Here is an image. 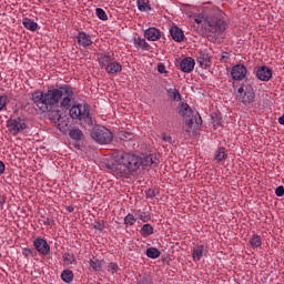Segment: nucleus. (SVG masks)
Instances as JSON below:
<instances>
[{
	"mask_svg": "<svg viewBox=\"0 0 284 284\" xmlns=\"http://www.w3.org/2000/svg\"><path fill=\"white\" fill-rule=\"evenodd\" d=\"M179 114L180 116H183L185 121H187V119H193V121H195L196 130H200L201 125L203 124V120L201 119L199 112L192 111L187 103H182L180 105Z\"/></svg>",
	"mask_w": 284,
	"mask_h": 284,
	"instance_id": "6",
	"label": "nucleus"
},
{
	"mask_svg": "<svg viewBox=\"0 0 284 284\" xmlns=\"http://www.w3.org/2000/svg\"><path fill=\"white\" fill-rule=\"evenodd\" d=\"M6 172V164H3L2 161H0V175Z\"/></svg>",
	"mask_w": 284,
	"mask_h": 284,
	"instance_id": "46",
	"label": "nucleus"
},
{
	"mask_svg": "<svg viewBox=\"0 0 284 284\" xmlns=\"http://www.w3.org/2000/svg\"><path fill=\"white\" fill-rule=\"evenodd\" d=\"M136 4L140 12H150V10H152V7H150L145 0H136Z\"/></svg>",
	"mask_w": 284,
	"mask_h": 284,
	"instance_id": "25",
	"label": "nucleus"
},
{
	"mask_svg": "<svg viewBox=\"0 0 284 284\" xmlns=\"http://www.w3.org/2000/svg\"><path fill=\"white\" fill-rule=\"evenodd\" d=\"M247 74V68L243 64H237L232 68L231 77L234 81H243Z\"/></svg>",
	"mask_w": 284,
	"mask_h": 284,
	"instance_id": "10",
	"label": "nucleus"
},
{
	"mask_svg": "<svg viewBox=\"0 0 284 284\" xmlns=\"http://www.w3.org/2000/svg\"><path fill=\"white\" fill-rule=\"evenodd\" d=\"M98 59L102 68L108 67L110 63L114 61V57H112V54L110 53H101Z\"/></svg>",
	"mask_w": 284,
	"mask_h": 284,
	"instance_id": "17",
	"label": "nucleus"
},
{
	"mask_svg": "<svg viewBox=\"0 0 284 284\" xmlns=\"http://www.w3.org/2000/svg\"><path fill=\"white\" fill-rule=\"evenodd\" d=\"M104 70L108 74H119V72L123 70V67L121 65V63L113 60L110 64H108L104 68Z\"/></svg>",
	"mask_w": 284,
	"mask_h": 284,
	"instance_id": "14",
	"label": "nucleus"
},
{
	"mask_svg": "<svg viewBox=\"0 0 284 284\" xmlns=\"http://www.w3.org/2000/svg\"><path fill=\"white\" fill-rule=\"evenodd\" d=\"M196 61L202 70H207V68L212 65V58H210V53L203 51H199L196 53Z\"/></svg>",
	"mask_w": 284,
	"mask_h": 284,
	"instance_id": "11",
	"label": "nucleus"
},
{
	"mask_svg": "<svg viewBox=\"0 0 284 284\" xmlns=\"http://www.w3.org/2000/svg\"><path fill=\"white\" fill-rule=\"evenodd\" d=\"M166 94L171 101H181V93L176 89H168Z\"/></svg>",
	"mask_w": 284,
	"mask_h": 284,
	"instance_id": "24",
	"label": "nucleus"
},
{
	"mask_svg": "<svg viewBox=\"0 0 284 284\" xmlns=\"http://www.w3.org/2000/svg\"><path fill=\"white\" fill-rule=\"evenodd\" d=\"M134 41V47L140 49V50H148L149 44L145 42V40L141 37L133 38Z\"/></svg>",
	"mask_w": 284,
	"mask_h": 284,
	"instance_id": "23",
	"label": "nucleus"
},
{
	"mask_svg": "<svg viewBox=\"0 0 284 284\" xmlns=\"http://www.w3.org/2000/svg\"><path fill=\"white\" fill-rule=\"evenodd\" d=\"M195 65H196V62L194 61L193 58H190V57L184 58L180 63V68L182 72H185L186 74H190V72L194 70Z\"/></svg>",
	"mask_w": 284,
	"mask_h": 284,
	"instance_id": "12",
	"label": "nucleus"
},
{
	"mask_svg": "<svg viewBox=\"0 0 284 284\" xmlns=\"http://www.w3.org/2000/svg\"><path fill=\"white\" fill-rule=\"evenodd\" d=\"M225 159H227V152L225 148H219L215 151V160L221 162V161H225Z\"/></svg>",
	"mask_w": 284,
	"mask_h": 284,
	"instance_id": "26",
	"label": "nucleus"
},
{
	"mask_svg": "<svg viewBox=\"0 0 284 284\" xmlns=\"http://www.w3.org/2000/svg\"><path fill=\"white\" fill-rule=\"evenodd\" d=\"M158 72H160V74H166L168 70L165 69V64H159Z\"/></svg>",
	"mask_w": 284,
	"mask_h": 284,
	"instance_id": "44",
	"label": "nucleus"
},
{
	"mask_svg": "<svg viewBox=\"0 0 284 284\" xmlns=\"http://www.w3.org/2000/svg\"><path fill=\"white\" fill-rule=\"evenodd\" d=\"M194 21H195V23H197V24H203L204 26V28L206 29L207 28V17H196L195 19H194Z\"/></svg>",
	"mask_w": 284,
	"mask_h": 284,
	"instance_id": "39",
	"label": "nucleus"
},
{
	"mask_svg": "<svg viewBox=\"0 0 284 284\" xmlns=\"http://www.w3.org/2000/svg\"><path fill=\"white\" fill-rule=\"evenodd\" d=\"M280 125H284V113L278 118Z\"/></svg>",
	"mask_w": 284,
	"mask_h": 284,
	"instance_id": "51",
	"label": "nucleus"
},
{
	"mask_svg": "<svg viewBox=\"0 0 284 284\" xmlns=\"http://www.w3.org/2000/svg\"><path fill=\"white\" fill-rule=\"evenodd\" d=\"M95 14H97L98 19H100L101 21H108V13H105V10H103L101 8H97Z\"/></svg>",
	"mask_w": 284,
	"mask_h": 284,
	"instance_id": "36",
	"label": "nucleus"
},
{
	"mask_svg": "<svg viewBox=\"0 0 284 284\" xmlns=\"http://www.w3.org/2000/svg\"><path fill=\"white\" fill-rule=\"evenodd\" d=\"M250 245L255 248L261 247V245H263V241L258 235H253L252 239L250 240Z\"/></svg>",
	"mask_w": 284,
	"mask_h": 284,
	"instance_id": "32",
	"label": "nucleus"
},
{
	"mask_svg": "<svg viewBox=\"0 0 284 284\" xmlns=\"http://www.w3.org/2000/svg\"><path fill=\"white\" fill-rule=\"evenodd\" d=\"M63 262L65 263V265H73L75 258H74V254L72 253H64L62 255Z\"/></svg>",
	"mask_w": 284,
	"mask_h": 284,
	"instance_id": "34",
	"label": "nucleus"
},
{
	"mask_svg": "<svg viewBox=\"0 0 284 284\" xmlns=\"http://www.w3.org/2000/svg\"><path fill=\"white\" fill-rule=\"evenodd\" d=\"M214 39H216V38H214V37H212L211 39H209L210 41H214Z\"/></svg>",
	"mask_w": 284,
	"mask_h": 284,
	"instance_id": "54",
	"label": "nucleus"
},
{
	"mask_svg": "<svg viewBox=\"0 0 284 284\" xmlns=\"http://www.w3.org/2000/svg\"><path fill=\"white\" fill-rule=\"evenodd\" d=\"M33 246L36 248V252L38 254H41L42 256H48L50 254V244H48V241L42 237H37L33 240Z\"/></svg>",
	"mask_w": 284,
	"mask_h": 284,
	"instance_id": "9",
	"label": "nucleus"
},
{
	"mask_svg": "<svg viewBox=\"0 0 284 284\" xmlns=\"http://www.w3.org/2000/svg\"><path fill=\"white\" fill-rule=\"evenodd\" d=\"M227 22L225 21V13L221 10H215L206 16V30L212 34H223L226 30Z\"/></svg>",
	"mask_w": 284,
	"mask_h": 284,
	"instance_id": "4",
	"label": "nucleus"
},
{
	"mask_svg": "<svg viewBox=\"0 0 284 284\" xmlns=\"http://www.w3.org/2000/svg\"><path fill=\"white\" fill-rule=\"evenodd\" d=\"M22 26L27 29L30 30L31 32H34L37 30V28H39V24L37 22H34L32 19L30 18H24L22 20Z\"/></svg>",
	"mask_w": 284,
	"mask_h": 284,
	"instance_id": "19",
	"label": "nucleus"
},
{
	"mask_svg": "<svg viewBox=\"0 0 284 284\" xmlns=\"http://www.w3.org/2000/svg\"><path fill=\"white\" fill-rule=\"evenodd\" d=\"M275 194H276V196H283L284 195V186L283 185L277 186L275 190Z\"/></svg>",
	"mask_w": 284,
	"mask_h": 284,
	"instance_id": "43",
	"label": "nucleus"
},
{
	"mask_svg": "<svg viewBox=\"0 0 284 284\" xmlns=\"http://www.w3.org/2000/svg\"><path fill=\"white\" fill-rule=\"evenodd\" d=\"M185 126L184 132L187 134V136H192V134L199 130L196 129V121L194 119L185 120Z\"/></svg>",
	"mask_w": 284,
	"mask_h": 284,
	"instance_id": "16",
	"label": "nucleus"
},
{
	"mask_svg": "<svg viewBox=\"0 0 284 284\" xmlns=\"http://www.w3.org/2000/svg\"><path fill=\"white\" fill-rule=\"evenodd\" d=\"M221 58L225 59V61H227V59H230V53L229 52H222Z\"/></svg>",
	"mask_w": 284,
	"mask_h": 284,
	"instance_id": "49",
	"label": "nucleus"
},
{
	"mask_svg": "<svg viewBox=\"0 0 284 284\" xmlns=\"http://www.w3.org/2000/svg\"><path fill=\"white\" fill-rule=\"evenodd\" d=\"M236 99L244 105H250L251 103H254V99H256L254 88H252V85L241 87L237 90Z\"/></svg>",
	"mask_w": 284,
	"mask_h": 284,
	"instance_id": "7",
	"label": "nucleus"
},
{
	"mask_svg": "<svg viewBox=\"0 0 284 284\" xmlns=\"http://www.w3.org/2000/svg\"><path fill=\"white\" fill-rule=\"evenodd\" d=\"M146 256L148 258H159V256H161V251L156 247H149L146 250Z\"/></svg>",
	"mask_w": 284,
	"mask_h": 284,
	"instance_id": "30",
	"label": "nucleus"
},
{
	"mask_svg": "<svg viewBox=\"0 0 284 284\" xmlns=\"http://www.w3.org/2000/svg\"><path fill=\"white\" fill-rule=\"evenodd\" d=\"M7 128L10 134L17 136L19 132H23V130L28 128V124L26 123V119L23 118H11L7 121Z\"/></svg>",
	"mask_w": 284,
	"mask_h": 284,
	"instance_id": "8",
	"label": "nucleus"
},
{
	"mask_svg": "<svg viewBox=\"0 0 284 284\" xmlns=\"http://www.w3.org/2000/svg\"><path fill=\"white\" fill-rule=\"evenodd\" d=\"M8 105V97L0 95V112Z\"/></svg>",
	"mask_w": 284,
	"mask_h": 284,
	"instance_id": "41",
	"label": "nucleus"
},
{
	"mask_svg": "<svg viewBox=\"0 0 284 284\" xmlns=\"http://www.w3.org/2000/svg\"><path fill=\"white\" fill-rule=\"evenodd\" d=\"M61 278L64 283H72L74 281V273L71 270H64L61 273Z\"/></svg>",
	"mask_w": 284,
	"mask_h": 284,
	"instance_id": "22",
	"label": "nucleus"
},
{
	"mask_svg": "<svg viewBox=\"0 0 284 284\" xmlns=\"http://www.w3.org/2000/svg\"><path fill=\"white\" fill-rule=\"evenodd\" d=\"M69 114L71 119H75L80 122V125L82 128H85V130H91V128H94L97 125V121L94 118H92V114H90V104L80 103L74 104L71 106Z\"/></svg>",
	"mask_w": 284,
	"mask_h": 284,
	"instance_id": "3",
	"label": "nucleus"
},
{
	"mask_svg": "<svg viewBox=\"0 0 284 284\" xmlns=\"http://www.w3.org/2000/svg\"><path fill=\"white\" fill-rule=\"evenodd\" d=\"M108 272H111V274H116L119 272V264L114 262L109 263Z\"/></svg>",
	"mask_w": 284,
	"mask_h": 284,
	"instance_id": "38",
	"label": "nucleus"
},
{
	"mask_svg": "<svg viewBox=\"0 0 284 284\" xmlns=\"http://www.w3.org/2000/svg\"><path fill=\"white\" fill-rule=\"evenodd\" d=\"M159 163V156L154 153L141 156L134 153L118 152L113 158L110 170L114 176L129 179L141 165L143 170H148V168H156Z\"/></svg>",
	"mask_w": 284,
	"mask_h": 284,
	"instance_id": "2",
	"label": "nucleus"
},
{
	"mask_svg": "<svg viewBox=\"0 0 284 284\" xmlns=\"http://www.w3.org/2000/svg\"><path fill=\"white\" fill-rule=\"evenodd\" d=\"M173 39L176 41V43L185 41V37H173Z\"/></svg>",
	"mask_w": 284,
	"mask_h": 284,
	"instance_id": "45",
	"label": "nucleus"
},
{
	"mask_svg": "<svg viewBox=\"0 0 284 284\" xmlns=\"http://www.w3.org/2000/svg\"><path fill=\"white\" fill-rule=\"evenodd\" d=\"M140 234L141 236H144V239L148 236H152V234H154V226L151 224H144L140 230Z\"/></svg>",
	"mask_w": 284,
	"mask_h": 284,
	"instance_id": "21",
	"label": "nucleus"
},
{
	"mask_svg": "<svg viewBox=\"0 0 284 284\" xmlns=\"http://www.w3.org/2000/svg\"><path fill=\"white\" fill-rule=\"evenodd\" d=\"M3 205H6V197L0 196V210H3Z\"/></svg>",
	"mask_w": 284,
	"mask_h": 284,
	"instance_id": "47",
	"label": "nucleus"
},
{
	"mask_svg": "<svg viewBox=\"0 0 284 284\" xmlns=\"http://www.w3.org/2000/svg\"><path fill=\"white\" fill-rule=\"evenodd\" d=\"M43 224L44 225H52V220H50V217H43Z\"/></svg>",
	"mask_w": 284,
	"mask_h": 284,
	"instance_id": "48",
	"label": "nucleus"
},
{
	"mask_svg": "<svg viewBox=\"0 0 284 284\" xmlns=\"http://www.w3.org/2000/svg\"><path fill=\"white\" fill-rule=\"evenodd\" d=\"M68 212H74V207L69 206V207H68Z\"/></svg>",
	"mask_w": 284,
	"mask_h": 284,
	"instance_id": "53",
	"label": "nucleus"
},
{
	"mask_svg": "<svg viewBox=\"0 0 284 284\" xmlns=\"http://www.w3.org/2000/svg\"><path fill=\"white\" fill-rule=\"evenodd\" d=\"M145 196L146 199H154V196H156V192H154V190L149 189L148 191H145Z\"/></svg>",
	"mask_w": 284,
	"mask_h": 284,
	"instance_id": "42",
	"label": "nucleus"
},
{
	"mask_svg": "<svg viewBox=\"0 0 284 284\" xmlns=\"http://www.w3.org/2000/svg\"><path fill=\"white\" fill-rule=\"evenodd\" d=\"M22 255L24 256V258H32L37 256V251H34L33 248L24 247L22 248Z\"/></svg>",
	"mask_w": 284,
	"mask_h": 284,
	"instance_id": "35",
	"label": "nucleus"
},
{
	"mask_svg": "<svg viewBox=\"0 0 284 284\" xmlns=\"http://www.w3.org/2000/svg\"><path fill=\"white\" fill-rule=\"evenodd\" d=\"M144 37H161V31L155 27H150L144 30Z\"/></svg>",
	"mask_w": 284,
	"mask_h": 284,
	"instance_id": "28",
	"label": "nucleus"
},
{
	"mask_svg": "<svg viewBox=\"0 0 284 284\" xmlns=\"http://www.w3.org/2000/svg\"><path fill=\"white\" fill-rule=\"evenodd\" d=\"M129 139H132V134H128Z\"/></svg>",
	"mask_w": 284,
	"mask_h": 284,
	"instance_id": "55",
	"label": "nucleus"
},
{
	"mask_svg": "<svg viewBox=\"0 0 284 284\" xmlns=\"http://www.w3.org/2000/svg\"><path fill=\"white\" fill-rule=\"evenodd\" d=\"M256 78L260 81H270L272 79V69L266 65L258 68L256 71Z\"/></svg>",
	"mask_w": 284,
	"mask_h": 284,
	"instance_id": "13",
	"label": "nucleus"
},
{
	"mask_svg": "<svg viewBox=\"0 0 284 284\" xmlns=\"http://www.w3.org/2000/svg\"><path fill=\"white\" fill-rule=\"evenodd\" d=\"M162 141H164V143H169L170 145H172V143H174L172 135H170L168 133H162Z\"/></svg>",
	"mask_w": 284,
	"mask_h": 284,
	"instance_id": "40",
	"label": "nucleus"
},
{
	"mask_svg": "<svg viewBox=\"0 0 284 284\" xmlns=\"http://www.w3.org/2000/svg\"><path fill=\"white\" fill-rule=\"evenodd\" d=\"M138 284H152V277L148 274L139 275L136 277Z\"/></svg>",
	"mask_w": 284,
	"mask_h": 284,
	"instance_id": "33",
	"label": "nucleus"
},
{
	"mask_svg": "<svg viewBox=\"0 0 284 284\" xmlns=\"http://www.w3.org/2000/svg\"><path fill=\"white\" fill-rule=\"evenodd\" d=\"M124 223H125V225H134V223H136V217L134 216V214L129 213L124 217Z\"/></svg>",
	"mask_w": 284,
	"mask_h": 284,
	"instance_id": "37",
	"label": "nucleus"
},
{
	"mask_svg": "<svg viewBox=\"0 0 284 284\" xmlns=\"http://www.w3.org/2000/svg\"><path fill=\"white\" fill-rule=\"evenodd\" d=\"M91 136L94 141H97V143H100L101 145L111 143L112 139H114L112 132L105 126H95L91 132Z\"/></svg>",
	"mask_w": 284,
	"mask_h": 284,
	"instance_id": "5",
	"label": "nucleus"
},
{
	"mask_svg": "<svg viewBox=\"0 0 284 284\" xmlns=\"http://www.w3.org/2000/svg\"><path fill=\"white\" fill-rule=\"evenodd\" d=\"M94 41L90 39V37H79L78 38V43L79 45H82V48H88L91 43Z\"/></svg>",
	"mask_w": 284,
	"mask_h": 284,
	"instance_id": "31",
	"label": "nucleus"
},
{
	"mask_svg": "<svg viewBox=\"0 0 284 284\" xmlns=\"http://www.w3.org/2000/svg\"><path fill=\"white\" fill-rule=\"evenodd\" d=\"M169 32H170L171 37H185L183 29L179 28L178 26L171 27Z\"/></svg>",
	"mask_w": 284,
	"mask_h": 284,
	"instance_id": "29",
	"label": "nucleus"
},
{
	"mask_svg": "<svg viewBox=\"0 0 284 284\" xmlns=\"http://www.w3.org/2000/svg\"><path fill=\"white\" fill-rule=\"evenodd\" d=\"M89 265L93 272H101V261H99L97 257L91 258Z\"/></svg>",
	"mask_w": 284,
	"mask_h": 284,
	"instance_id": "27",
	"label": "nucleus"
},
{
	"mask_svg": "<svg viewBox=\"0 0 284 284\" xmlns=\"http://www.w3.org/2000/svg\"><path fill=\"white\" fill-rule=\"evenodd\" d=\"M72 99H74V89L68 84H63L59 88L49 89L47 91H34L31 94V101L39 112L51 113V119L53 121H61V108L70 109L72 108Z\"/></svg>",
	"mask_w": 284,
	"mask_h": 284,
	"instance_id": "1",
	"label": "nucleus"
},
{
	"mask_svg": "<svg viewBox=\"0 0 284 284\" xmlns=\"http://www.w3.org/2000/svg\"><path fill=\"white\" fill-rule=\"evenodd\" d=\"M161 37H148V41H159Z\"/></svg>",
	"mask_w": 284,
	"mask_h": 284,
	"instance_id": "50",
	"label": "nucleus"
},
{
	"mask_svg": "<svg viewBox=\"0 0 284 284\" xmlns=\"http://www.w3.org/2000/svg\"><path fill=\"white\" fill-rule=\"evenodd\" d=\"M135 217L139 219L142 223H149V221H152V215L150 214V211L143 209V210H136L135 211Z\"/></svg>",
	"mask_w": 284,
	"mask_h": 284,
	"instance_id": "15",
	"label": "nucleus"
},
{
	"mask_svg": "<svg viewBox=\"0 0 284 284\" xmlns=\"http://www.w3.org/2000/svg\"><path fill=\"white\" fill-rule=\"evenodd\" d=\"M69 136L77 143H79V141H83L84 135H83V131H81V129L73 128L69 131Z\"/></svg>",
	"mask_w": 284,
	"mask_h": 284,
	"instance_id": "18",
	"label": "nucleus"
},
{
	"mask_svg": "<svg viewBox=\"0 0 284 284\" xmlns=\"http://www.w3.org/2000/svg\"><path fill=\"white\" fill-rule=\"evenodd\" d=\"M95 229L99 230L100 232L103 231V224L98 223V224L95 225Z\"/></svg>",
	"mask_w": 284,
	"mask_h": 284,
	"instance_id": "52",
	"label": "nucleus"
},
{
	"mask_svg": "<svg viewBox=\"0 0 284 284\" xmlns=\"http://www.w3.org/2000/svg\"><path fill=\"white\" fill-rule=\"evenodd\" d=\"M205 251L204 245H197L192 252L193 261H201L203 258V252Z\"/></svg>",
	"mask_w": 284,
	"mask_h": 284,
	"instance_id": "20",
	"label": "nucleus"
}]
</instances>
